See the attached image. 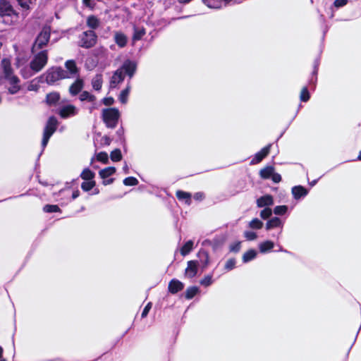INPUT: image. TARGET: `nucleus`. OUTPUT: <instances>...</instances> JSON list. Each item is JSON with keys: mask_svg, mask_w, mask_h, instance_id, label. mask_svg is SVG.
Instances as JSON below:
<instances>
[{"mask_svg": "<svg viewBox=\"0 0 361 361\" xmlns=\"http://www.w3.org/2000/svg\"><path fill=\"white\" fill-rule=\"evenodd\" d=\"M146 34V30L144 27L138 28L134 27V32L132 37V39L134 42L140 40Z\"/></svg>", "mask_w": 361, "mask_h": 361, "instance_id": "nucleus-26", "label": "nucleus"}, {"mask_svg": "<svg viewBox=\"0 0 361 361\" xmlns=\"http://www.w3.org/2000/svg\"><path fill=\"white\" fill-rule=\"evenodd\" d=\"M123 171L126 173H129V169H128V166L127 164H125V166H123Z\"/></svg>", "mask_w": 361, "mask_h": 361, "instance_id": "nucleus-63", "label": "nucleus"}, {"mask_svg": "<svg viewBox=\"0 0 361 361\" xmlns=\"http://www.w3.org/2000/svg\"><path fill=\"white\" fill-rule=\"evenodd\" d=\"M123 183L126 186H135L139 183L138 180L133 176L126 178Z\"/></svg>", "mask_w": 361, "mask_h": 361, "instance_id": "nucleus-41", "label": "nucleus"}, {"mask_svg": "<svg viewBox=\"0 0 361 361\" xmlns=\"http://www.w3.org/2000/svg\"><path fill=\"white\" fill-rule=\"evenodd\" d=\"M184 288V284L178 279H173L169 283L168 290L171 294H176Z\"/></svg>", "mask_w": 361, "mask_h": 361, "instance_id": "nucleus-15", "label": "nucleus"}, {"mask_svg": "<svg viewBox=\"0 0 361 361\" xmlns=\"http://www.w3.org/2000/svg\"><path fill=\"white\" fill-rule=\"evenodd\" d=\"M130 91V86L128 85L124 90H123L119 96H118V100L119 102L123 104H126L128 102V95Z\"/></svg>", "mask_w": 361, "mask_h": 361, "instance_id": "nucleus-32", "label": "nucleus"}, {"mask_svg": "<svg viewBox=\"0 0 361 361\" xmlns=\"http://www.w3.org/2000/svg\"><path fill=\"white\" fill-rule=\"evenodd\" d=\"M235 263H236V261H235V258H230L226 262L224 269L226 271H231L235 267Z\"/></svg>", "mask_w": 361, "mask_h": 361, "instance_id": "nucleus-46", "label": "nucleus"}, {"mask_svg": "<svg viewBox=\"0 0 361 361\" xmlns=\"http://www.w3.org/2000/svg\"><path fill=\"white\" fill-rule=\"evenodd\" d=\"M119 69L121 70L124 75H128L130 79L133 77L137 71V63L134 61L126 59Z\"/></svg>", "mask_w": 361, "mask_h": 361, "instance_id": "nucleus-7", "label": "nucleus"}, {"mask_svg": "<svg viewBox=\"0 0 361 361\" xmlns=\"http://www.w3.org/2000/svg\"><path fill=\"white\" fill-rule=\"evenodd\" d=\"M193 247V241L188 240L180 248V252L181 255L185 256L188 255L192 250Z\"/></svg>", "mask_w": 361, "mask_h": 361, "instance_id": "nucleus-34", "label": "nucleus"}, {"mask_svg": "<svg viewBox=\"0 0 361 361\" xmlns=\"http://www.w3.org/2000/svg\"><path fill=\"white\" fill-rule=\"evenodd\" d=\"M121 114L116 108L104 109L102 112V118L105 126L108 128H115L118 123Z\"/></svg>", "mask_w": 361, "mask_h": 361, "instance_id": "nucleus-1", "label": "nucleus"}, {"mask_svg": "<svg viewBox=\"0 0 361 361\" xmlns=\"http://www.w3.org/2000/svg\"><path fill=\"white\" fill-rule=\"evenodd\" d=\"M288 211V207L286 205H279L274 207V212L276 215H283Z\"/></svg>", "mask_w": 361, "mask_h": 361, "instance_id": "nucleus-44", "label": "nucleus"}, {"mask_svg": "<svg viewBox=\"0 0 361 361\" xmlns=\"http://www.w3.org/2000/svg\"><path fill=\"white\" fill-rule=\"evenodd\" d=\"M82 4L88 8H93L95 6V3L92 0H82Z\"/></svg>", "mask_w": 361, "mask_h": 361, "instance_id": "nucleus-58", "label": "nucleus"}, {"mask_svg": "<svg viewBox=\"0 0 361 361\" xmlns=\"http://www.w3.org/2000/svg\"><path fill=\"white\" fill-rule=\"evenodd\" d=\"M274 204V199L271 195H265L257 200V205L258 207H264L271 206Z\"/></svg>", "mask_w": 361, "mask_h": 361, "instance_id": "nucleus-20", "label": "nucleus"}, {"mask_svg": "<svg viewBox=\"0 0 361 361\" xmlns=\"http://www.w3.org/2000/svg\"><path fill=\"white\" fill-rule=\"evenodd\" d=\"M274 167L273 166H267L259 171V176L262 179H269L274 172Z\"/></svg>", "mask_w": 361, "mask_h": 361, "instance_id": "nucleus-25", "label": "nucleus"}, {"mask_svg": "<svg viewBox=\"0 0 361 361\" xmlns=\"http://www.w3.org/2000/svg\"><path fill=\"white\" fill-rule=\"evenodd\" d=\"M79 99L81 102H94L96 101V97L87 91H82L80 94Z\"/></svg>", "mask_w": 361, "mask_h": 361, "instance_id": "nucleus-33", "label": "nucleus"}, {"mask_svg": "<svg viewBox=\"0 0 361 361\" xmlns=\"http://www.w3.org/2000/svg\"><path fill=\"white\" fill-rule=\"evenodd\" d=\"M114 178H106V179H103L102 184L104 185H107L112 184L114 183Z\"/></svg>", "mask_w": 361, "mask_h": 361, "instance_id": "nucleus-60", "label": "nucleus"}, {"mask_svg": "<svg viewBox=\"0 0 361 361\" xmlns=\"http://www.w3.org/2000/svg\"><path fill=\"white\" fill-rule=\"evenodd\" d=\"M116 171L114 166H108L99 171V175L101 178L106 179L114 175Z\"/></svg>", "mask_w": 361, "mask_h": 361, "instance_id": "nucleus-24", "label": "nucleus"}, {"mask_svg": "<svg viewBox=\"0 0 361 361\" xmlns=\"http://www.w3.org/2000/svg\"><path fill=\"white\" fill-rule=\"evenodd\" d=\"M102 102L104 105L109 106L114 104V99L112 97H104Z\"/></svg>", "mask_w": 361, "mask_h": 361, "instance_id": "nucleus-54", "label": "nucleus"}, {"mask_svg": "<svg viewBox=\"0 0 361 361\" xmlns=\"http://www.w3.org/2000/svg\"><path fill=\"white\" fill-rule=\"evenodd\" d=\"M125 75L119 68L117 69L113 74L112 77L110 80V87L111 88H114L119 83L122 82L124 80Z\"/></svg>", "mask_w": 361, "mask_h": 361, "instance_id": "nucleus-17", "label": "nucleus"}, {"mask_svg": "<svg viewBox=\"0 0 361 361\" xmlns=\"http://www.w3.org/2000/svg\"><path fill=\"white\" fill-rule=\"evenodd\" d=\"M241 248V242L236 241L229 245V251L231 252L238 253L240 252Z\"/></svg>", "mask_w": 361, "mask_h": 361, "instance_id": "nucleus-45", "label": "nucleus"}, {"mask_svg": "<svg viewBox=\"0 0 361 361\" xmlns=\"http://www.w3.org/2000/svg\"><path fill=\"white\" fill-rule=\"evenodd\" d=\"M97 42V35L96 32L92 30H87L82 33L80 37L79 46L85 48L90 49L95 46Z\"/></svg>", "mask_w": 361, "mask_h": 361, "instance_id": "nucleus-6", "label": "nucleus"}, {"mask_svg": "<svg viewBox=\"0 0 361 361\" xmlns=\"http://www.w3.org/2000/svg\"><path fill=\"white\" fill-rule=\"evenodd\" d=\"M212 283V276H205L200 281V284L204 286H209Z\"/></svg>", "mask_w": 361, "mask_h": 361, "instance_id": "nucleus-48", "label": "nucleus"}, {"mask_svg": "<svg viewBox=\"0 0 361 361\" xmlns=\"http://www.w3.org/2000/svg\"><path fill=\"white\" fill-rule=\"evenodd\" d=\"M97 160L103 164L109 163V157L108 154L106 152H100L97 154Z\"/></svg>", "mask_w": 361, "mask_h": 361, "instance_id": "nucleus-42", "label": "nucleus"}, {"mask_svg": "<svg viewBox=\"0 0 361 361\" xmlns=\"http://www.w3.org/2000/svg\"><path fill=\"white\" fill-rule=\"evenodd\" d=\"M80 192L79 190H78V189H77V190H74V191L73 192V193H72V199H73V200H75V199H76L77 197H79V195H80Z\"/></svg>", "mask_w": 361, "mask_h": 361, "instance_id": "nucleus-61", "label": "nucleus"}, {"mask_svg": "<svg viewBox=\"0 0 361 361\" xmlns=\"http://www.w3.org/2000/svg\"><path fill=\"white\" fill-rule=\"evenodd\" d=\"M59 126V121L54 116H51L47 121L45 124L43 137L42 140V146L44 148L52 135L56 131Z\"/></svg>", "mask_w": 361, "mask_h": 361, "instance_id": "nucleus-3", "label": "nucleus"}, {"mask_svg": "<svg viewBox=\"0 0 361 361\" xmlns=\"http://www.w3.org/2000/svg\"><path fill=\"white\" fill-rule=\"evenodd\" d=\"M263 226V223L262 221H260L259 219L257 218H255V219H253L250 222V227L253 228V229H260L262 228Z\"/></svg>", "mask_w": 361, "mask_h": 361, "instance_id": "nucleus-43", "label": "nucleus"}, {"mask_svg": "<svg viewBox=\"0 0 361 361\" xmlns=\"http://www.w3.org/2000/svg\"><path fill=\"white\" fill-rule=\"evenodd\" d=\"M68 79L66 70L61 66H52L45 73V81L49 85H54L58 81Z\"/></svg>", "mask_w": 361, "mask_h": 361, "instance_id": "nucleus-2", "label": "nucleus"}, {"mask_svg": "<svg viewBox=\"0 0 361 361\" xmlns=\"http://www.w3.org/2000/svg\"><path fill=\"white\" fill-rule=\"evenodd\" d=\"M1 66L4 74V78H8L13 74V68L11 67V61L8 59H3L1 61Z\"/></svg>", "mask_w": 361, "mask_h": 361, "instance_id": "nucleus-23", "label": "nucleus"}, {"mask_svg": "<svg viewBox=\"0 0 361 361\" xmlns=\"http://www.w3.org/2000/svg\"><path fill=\"white\" fill-rule=\"evenodd\" d=\"M18 13L13 9L8 0H0V16H18Z\"/></svg>", "mask_w": 361, "mask_h": 361, "instance_id": "nucleus-8", "label": "nucleus"}, {"mask_svg": "<svg viewBox=\"0 0 361 361\" xmlns=\"http://www.w3.org/2000/svg\"><path fill=\"white\" fill-rule=\"evenodd\" d=\"M96 185V182L92 180H86L82 183L81 188L85 192L90 191Z\"/></svg>", "mask_w": 361, "mask_h": 361, "instance_id": "nucleus-39", "label": "nucleus"}, {"mask_svg": "<svg viewBox=\"0 0 361 361\" xmlns=\"http://www.w3.org/2000/svg\"><path fill=\"white\" fill-rule=\"evenodd\" d=\"M87 25L92 30L97 29L99 26V20L97 16L91 15L87 19Z\"/></svg>", "mask_w": 361, "mask_h": 361, "instance_id": "nucleus-27", "label": "nucleus"}, {"mask_svg": "<svg viewBox=\"0 0 361 361\" xmlns=\"http://www.w3.org/2000/svg\"><path fill=\"white\" fill-rule=\"evenodd\" d=\"M204 198V194L202 192L195 193L194 199L198 201H201Z\"/></svg>", "mask_w": 361, "mask_h": 361, "instance_id": "nucleus-59", "label": "nucleus"}, {"mask_svg": "<svg viewBox=\"0 0 361 361\" xmlns=\"http://www.w3.org/2000/svg\"><path fill=\"white\" fill-rule=\"evenodd\" d=\"M308 190L302 185H296L292 188V194L295 200H299L307 195Z\"/></svg>", "mask_w": 361, "mask_h": 361, "instance_id": "nucleus-22", "label": "nucleus"}, {"mask_svg": "<svg viewBox=\"0 0 361 361\" xmlns=\"http://www.w3.org/2000/svg\"><path fill=\"white\" fill-rule=\"evenodd\" d=\"M60 99V93L56 91H53L47 94L44 102L49 106H55L59 104Z\"/></svg>", "mask_w": 361, "mask_h": 361, "instance_id": "nucleus-13", "label": "nucleus"}, {"mask_svg": "<svg viewBox=\"0 0 361 361\" xmlns=\"http://www.w3.org/2000/svg\"><path fill=\"white\" fill-rule=\"evenodd\" d=\"M198 261L197 260H190L187 263V267L185 270V274L188 278L195 277L198 271Z\"/></svg>", "mask_w": 361, "mask_h": 361, "instance_id": "nucleus-12", "label": "nucleus"}, {"mask_svg": "<svg viewBox=\"0 0 361 361\" xmlns=\"http://www.w3.org/2000/svg\"><path fill=\"white\" fill-rule=\"evenodd\" d=\"M197 257L200 259L201 268L204 270L209 264V252L204 249H200L197 252Z\"/></svg>", "mask_w": 361, "mask_h": 361, "instance_id": "nucleus-18", "label": "nucleus"}, {"mask_svg": "<svg viewBox=\"0 0 361 361\" xmlns=\"http://www.w3.org/2000/svg\"><path fill=\"white\" fill-rule=\"evenodd\" d=\"M271 180L276 183H278L281 180V176L279 173L273 172V175L271 176Z\"/></svg>", "mask_w": 361, "mask_h": 361, "instance_id": "nucleus-57", "label": "nucleus"}, {"mask_svg": "<svg viewBox=\"0 0 361 361\" xmlns=\"http://www.w3.org/2000/svg\"><path fill=\"white\" fill-rule=\"evenodd\" d=\"M232 0H202V2L208 8L213 9H219L222 4L225 6L229 4Z\"/></svg>", "mask_w": 361, "mask_h": 361, "instance_id": "nucleus-14", "label": "nucleus"}, {"mask_svg": "<svg viewBox=\"0 0 361 361\" xmlns=\"http://www.w3.org/2000/svg\"><path fill=\"white\" fill-rule=\"evenodd\" d=\"M244 236L247 240H254L257 237L256 233L253 231H245L244 233Z\"/></svg>", "mask_w": 361, "mask_h": 361, "instance_id": "nucleus-52", "label": "nucleus"}, {"mask_svg": "<svg viewBox=\"0 0 361 361\" xmlns=\"http://www.w3.org/2000/svg\"><path fill=\"white\" fill-rule=\"evenodd\" d=\"M80 176L84 180H92L95 176V173L89 168H85L82 170Z\"/></svg>", "mask_w": 361, "mask_h": 361, "instance_id": "nucleus-30", "label": "nucleus"}, {"mask_svg": "<svg viewBox=\"0 0 361 361\" xmlns=\"http://www.w3.org/2000/svg\"><path fill=\"white\" fill-rule=\"evenodd\" d=\"M271 144H269L261 149L260 151L257 152L255 157L250 161L251 165H255L260 163L265 157H267L271 150Z\"/></svg>", "mask_w": 361, "mask_h": 361, "instance_id": "nucleus-10", "label": "nucleus"}, {"mask_svg": "<svg viewBox=\"0 0 361 361\" xmlns=\"http://www.w3.org/2000/svg\"><path fill=\"white\" fill-rule=\"evenodd\" d=\"M6 80H8L11 85H18L20 79L17 75H11V76L6 78Z\"/></svg>", "mask_w": 361, "mask_h": 361, "instance_id": "nucleus-50", "label": "nucleus"}, {"mask_svg": "<svg viewBox=\"0 0 361 361\" xmlns=\"http://www.w3.org/2000/svg\"><path fill=\"white\" fill-rule=\"evenodd\" d=\"M114 39L119 48H123L127 45L128 37L126 35L121 31H117L114 33Z\"/></svg>", "mask_w": 361, "mask_h": 361, "instance_id": "nucleus-19", "label": "nucleus"}, {"mask_svg": "<svg viewBox=\"0 0 361 361\" xmlns=\"http://www.w3.org/2000/svg\"><path fill=\"white\" fill-rule=\"evenodd\" d=\"M21 87L19 85H11V86L8 87V91L11 94H15L18 93Z\"/></svg>", "mask_w": 361, "mask_h": 361, "instance_id": "nucleus-51", "label": "nucleus"}, {"mask_svg": "<svg viewBox=\"0 0 361 361\" xmlns=\"http://www.w3.org/2000/svg\"><path fill=\"white\" fill-rule=\"evenodd\" d=\"M51 37V27L49 26H44L37 35L32 47V51L34 52L35 50H39L45 47Z\"/></svg>", "mask_w": 361, "mask_h": 361, "instance_id": "nucleus-4", "label": "nucleus"}, {"mask_svg": "<svg viewBox=\"0 0 361 361\" xmlns=\"http://www.w3.org/2000/svg\"><path fill=\"white\" fill-rule=\"evenodd\" d=\"M199 291V288L197 286H190L185 292V298L190 300L193 298Z\"/></svg>", "mask_w": 361, "mask_h": 361, "instance_id": "nucleus-35", "label": "nucleus"}, {"mask_svg": "<svg viewBox=\"0 0 361 361\" xmlns=\"http://www.w3.org/2000/svg\"><path fill=\"white\" fill-rule=\"evenodd\" d=\"M48 51L42 50L38 52L30 63V68L35 72L40 71L47 63Z\"/></svg>", "mask_w": 361, "mask_h": 361, "instance_id": "nucleus-5", "label": "nucleus"}, {"mask_svg": "<svg viewBox=\"0 0 361 361\" xmlns=\"http://www.w3.org/2000/svg\"><path fill=\"white\" fill-rule=\"evenodd\" d=\"M274 247V242H272L271 240H266L264 242H262L259 245V251L262 253H265V252L271 250V249H273Z\"/></svg>", "mask_w": 361, "mask_h": 361, "instance_id": "nucleus-36", "label": "nucleus"}, {"mask_svg": "<svg viewBox=\"0 0 361 361\" xmlns=\"http://www.w3.org/2000/svg\"><path fill=\"white\" fill-rule=\"evenodd\" d=\"M110 158L112 161H114V162L120 161L123 158L121 149L118 148H116V149H114L113 151H111L110 153Z\"/></svg>", "mask_w": 361, "mask_h": 361, "instance_id": "nucleus-38", "label": "nucleus"}, {"mask_svg": "<svg viewBox=\"0 0 361 361\" xmlns=\"http://www.w3.org/2000/svg\"><path fill=\"white\" fill-rule=\"evenodd\" d=\"M18 4L23 8L25 10L30 9V4H31V0H16Z\"/></svg>", "mask_w": 361, "mask_h": 361, "instance_id": "nucleus-49", "label": "nucleus"}, {"mask_svg": "<svg viewBox=\"0 0 361 361\" xmlns=\"http://www.w3.org/2000/svg\"><path fill=\"white\" fill-rule=\"evenodd\" d=\"M272 211L269 207H265L260 212V216L263 219H267L271 216Z\"/></svg>", "mask_w": 361, "mask_h": 361, "instance_id": "nucleus-47", "label": "nucleus"}, {"mask_svg": "<svg viewBox=\"0 0 361 361\" xmlns=\"http://www.w3.org/2000/svg\"><path fill=\"white\" fill-rule=\"evenodd\" d=\"M355 160L361 161V150L359 152V154L357 157V159Z\"/></svg>", "mask_w": 361, "mask_h": 361, "instance_id": "nucleus-64", "label": "nucleus"}, {"mask_svg": "<svg viewBox=\"0 0 361 361\" xmlns=\"http://www.w3.org/2000/svg\"><path fill=\"white\" fill-rule=\"evenodd\" d=\"M310 99V94L307 87H303L300 91V99L302 102H307Z\"/></svg>", "mask_w": 361, "mask_h": 361, "instance_id": "nucleus-40", "label": "nucleus"}, {"mask_svg": "<svg viewBox=\"0 0 361 361\" xmlns=\"http://www.w3.org/2000/svg\"><path fill=\"white\" fill-rule=\"evenodd\" d=\"M112 140L108 135H104L101 139V143L103 145L109 146L111 145Z\"/></svg>", "mask_w": 361, "mask_h": 361, "instance_id": "nucleus-55", "label": "nucleus"}, {"mask_svg": "<svg viewBox=\"0 0 361 361\" xmlns=\"http://www.w3.org/2000/svg\"><path fill=\"white\" fill-rule=\"evenodd\" d=\"M192 0H178V2L180 4H188Z\"/></svg>", "mask_w": 361, "mask_h": 361, "instance_id": "nucleus-62", "label": "nucleus"}, {"mask_svg": "<svg viewBox=\"0 0 361 361\" xmlns=\"http://www.w3.org/2000/svg\"><path fill=\"white\" fill-rule=\"evenodd\" d=\"M103 83L102 75L97 74L92 80V85L94 90L99 91L102 89Z\"/></svg>", "mask_w": 361, "mask_h": 361, "instance_id": "nucleus-29", "label": "nucleus"}, {"mask_svg": "<svg viewBox=\"0 0 361 361\" xmlns=\"http://www.w3.org/2000/svg\"><path fill=\"white\" fill-rule=\"evenodd\" d=\"M42 209L46 213L61 212V208L57 204H45Z\"/></svg>", "mask_w": 361, "mask_h": 361, "instance_id": "nucleus-37", "label": "nucleus"}, {"mask_svg": "<svg viewBox=\"0 0 361 361\" xmlns=\"http://www.w3.org/2000/svg\"><path fill=\"white\" fill-rule=\"evenodd\" d=\"M257 257V252L254 249H250L246 251L243 257L242 260L244 263H247L252 259H254Z\"/></svg>", "mask_w": 361, "mask_h": 361, "instance_id": "nucleus-28", "label": "nucleus"}, {"mask_svg": "<svg viewBox=\"0 0 361 361\" xmlns=\"http://www.w3.org/2000/svg\"><path fill=\"white\" fill-rule=\"evenodd\" d=\"M152 302H148V303L146 305V306H145V308L143 309L142 312V314H141V317H142V318H144V317H147V315L148 314V313H149V310H151V308H152Z\"/></svg>", "mask_w": 361, "mask_h": 361, "instance_id": "nucleus-53", "label": "nucleus"}, {"mask_svg": "<svg viewBox=\"0 0 361 361\" xmlns=\"http://www.w3.org/2000/svg\"><path fill=\"white\" fill-rule=\"evenodd\" d=\"M176 197L179 201H184L188 205H190L192 202V195L190 192L178 190L176 192Z\"/></svg>", "mask_w": 361, "mask_h": 361, "instance_id": "nucleus-21", "label": "nucleus"}, {"mask_svg": "<svg viewBox=\"0 0 361 361\" xmlns=\"http://www.w3.org/2000/svg\"><path fill=\"white\" fill-rule=\"evenodd\" d=\"M281 224V221L279 217H274L269 219L266 224V229L270 230L274 228L279 227Z\"/></svg>", "mask_w": 361, "mask_h": 361, "instance_id": "nucleus-31", "label": "nucleus"}, {"mask_svg": "<svg viewBox=\"0 0 361 361\" xmlns=\"http://www.w3.org/2000/svg\"><path fill=\"white\" fill-rule=\"evenodd\" d=\"M84 87V81L82 78H78L69 87V93L72 96L78 94Z\"/></svg>", "mask_w": 361, "mask_h": 361, "instance_id": "nucleus-16", "label": "nucleus"}, {"mask_svg": "<svg viewBox=\"0 0 361 361\" xmlns=\"http://www.w3.org/2000/svg\"><path fill=\"white\" fill-rule=\"evenodd\" d=\"M65 68H66V74L69 78H73L79 75L80 70L77 66L76 62L73 59L67 60L65 62Z\"/></svg>", "mask_w": 361, "mask_h": 361, "instance_id": "nucleus-11", "label": "nucleus"}, {"mask_svg": "<svg viewBox=\"0 0 361 361\" xmlns=\"http://www.w3.org/2000/svg\"><path fill=\"white\" fill-rule=\"evenodd\" d=\"M78 111L73 104H67L63 106L59 109L58 114L61 118L66 119L71 116L77 115Z\"/></svg>", "mask_w": 361, "mask_h": 361, "instance_id": "nucleus-9", "label": "nucleus"}, {"mask_svg": "<svg viewBox=\"0 0 361 361\" xmlns=\"http://www.w3.org/2000/svg\"><path fill=\"white\" fill-rule=\"evenodd\" d=\"M348 0H335L334 5L336 8L344 6L347 4Z\"/></svg>", "mask_w": 361, "mask_h": 361, "instance_id": "nucleus-56", "label": "nucleus"}]
</instances>
